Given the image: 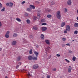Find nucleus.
<instances>
[{"instance_id":"49530a36","label":"nucleus","mask_w":78,"mask_h":78,"mask_svg":"<svg viewBox=\"0 0 78 78\" xmlns=\"http://www.w3.org/2000/svg\"><path fill=\"white\" fill-rule=\"evenodd\" d=\"M56 56H57V57H59L60 56V55L59 54H57L56 55Z\"/></svg>"},{"instance_id":"37998d69","label":"nucleus","mask_w":78,"mask_h":78,"mask_svg":"<svg viewBox=\"0 0 78 78\" xmlns=\"http://www.w3.org/2000/svg\"><path fill=\"white\" fill-rule=\"evenodd\" d=\"M9 31H7L6 32V34L9 35Z\"/></svg>"},{"instance_id":"1a4fd4ad","label":"nucleus","mask_w":78,"mask_h":78,"mask_svg":"<svg viewBox=\"0 0 78 78\" xmlns=\"http://www.w3.org/2000/svg\"><path fill=\"white\" fill-rule=\"evenodd\" d=\"M41 39H44V35L43 34H41Z\"/></svg>"},{"instance_id":"c756f323","label":"nucleus","mask_w":78,"mask_h":78,"mask_svg":"<svg viewBox=\"0 0 78 78\" xmlns=\"http://www.w3.org/2000/svg\"><path fill=\"white\" fill-rule=\"evenodd\" d=\"M65 60L66 61V62H67V63H69L70 62V61H69V60H67V59H66Z\"/></svg>"},{"instance_id":"b1692460","label":"nucleus","mask_w":78,"mask_h":78,"mask_svg":"<svg viewBox=\"0 0 78 78\" xmlns=\"http://www.w3.org/2000/svg\"><path fill=\"white\" fill-rule=\"evenodd\" d=\"M47 17H48V18H51V15H48Z\"/></svg>"},{"instance_id":"864d4df0","label":"nucleus","mask_w":78,"mask_h":78,"mask_svg":"<svg viewBox=\"0 0 78 78\" xmlns=\"http://www.w3.org/2000/svg\"><path fill=\"white\" fill-rule=\"evenodd\" d=\"M9 3H7L6 5L7 6H9Z\"/></svg>"},{"instance_id":"a878e982","label":"nucleus","mask_w":78,"mask_h":78,"mask_svg":"<svg viewBox=\"0 0 78 78\" xmlns=\"http://www.w3.org/2000/svg\"><path fill=\"white\" fill-rule=\"evenodd\" d=\"M46 11H48V12H50L51 11V9H47L46 10Z\"/></svg>"},{"instance_id":"c9c22d12","label":"nucleus","mask_w":78,"mask_h":78,"mask_svg":"<svg viewBox=\"0 0 78 78\" xmlns=\"http://www.w3.org/2000/svg\"><path fill=\"white\" fill-rule=\"evenodd\" d=\"M33 29L35 30H37V27H33Z\"/></svg>"},{"instance_id":"58836bf2","label":"nucleus","mask_w":78,"mask_h":78,"mask_svg":"<svg viewBox=\"0 0 78 78\" xmlns=\"http://www.w3.org/2000/svg\"><path fill=\"white\" fill-rule=\"evenodd\" d=\"M66 45L67 46H70V44H69V43H68L67 44H66Z\"/></svg>"},{"instance_id":"f257e3e1","label":"nucleus","mask_w":78,"mask_h":78,"mask_svg":"<svg viewBox=\"0 0 78 78\" xmlns=\"http://www.w3.org/2000/svg\"><path fill=\"white\" fill-rule=\"evenodd\" d=\"M56 16L58 19L61 20V11H58L56 13Z\"/></svg>"},{"instance_id":"423d86ee","label":"nucleus","mask_w":78,"mask_h":78,"mask_svg":"<svg viewBox=\"0 0 78 78\" xmlns=\"http://www.w3.org/2000/svg\"><path fill=\"white\" fill-rule=\"evenodd\" d=\"M42 30L43 31H45L47 30V27H42Z\"/></svg>"},{"instance_id":"dca6fc26","label":"nucleus","mask_w":78,"mask_h":78,"mask_svg":"<svg viewBox=\"0 0 78 78\" xmlns=\"http://www.w3.org/2000/svg\"><path fill=\"white\" fill-rule=\"evenodd\" d=\"M18 35L17 34L14 33L13 34V36L14 37H17V36Z\"/></svg>"},{"instance_id":"393cba45","label":"nucleus","mask_w":78,"mask_h":78,"mask_svg":"<svg viewBox=\"0 0 78 78\" xmlns=\"http://www.w3.org/2000/svg\"><path fill=\"white\" fill-rule=\"evenodd\" d=\"M76 60V57H75L74 56L73 58V61H75V60Z\"/></svg>"},{"instance_id":"6ab92c4d","label":"nucleus","mask_w":78,"mask_h":78,"mask_svg":"<svg viewBox=\"0 0 78 78\" xmlns=\"http://www.w3.org/2000/svg\"><path fill=\"white\" fill-rule=\"evenodd\" d=\"M21 41H22V42H24V43H26V42H27V41L25 39H23V40H21Z\"/></svg>"},{"instance_id":"39448f33","label":"nucleus","mask_w":78,"mask_h":78,"mask_svg":"<svg viewBox=\"0 0 78 78\" xmlns=\"http://www.w3.org/2000/svg\"><path fill=\"white\" fill-rule=\"evenodd\" d=\"M68 72L69 73H70V72H72V67H71V66H69V67Z\"/></svg>"},{"instance_id":"473e14b6","label":"nucleus","mask_w":78,"mask_h":78,"mask_svg":"<svg viewBox=\"0 0 78 78\" xmlns=\"http://www.w3.org/2000/svg\"><path fill=\"white\" fill-rule=\"evenodd\" d=\"M5 8L3 7L2 9L1 10V11L2 12L3 11H5Z\"/></svg>"},{"instance_id":"72a5a7b5","label":"nucleus","mask_w":78,"mask_h":78,"mask_svg":"<svg viewBox=\"0 0 78 78\" xmlns=\"http://www.w3.org/2000/svg\"><path fill=\"white\" fill-rule=\"evenodd\" d=\"M27 11H31V8H28L27 9Z\"/></svg>"},{"instance_id":"9b49d317","label":"nucleus","mask_w":78,"mask_h":78,"mask_svg":"<svg viewBox=\"0 0 78 78\" xmlns=\"http://www.w3.org/2000/svg\"><path fill=\"white\" fill-rule=\"evenodd\" d=\"M17 42L16 41H14L12 42V44L13 45H14L16 44Z\"/></svg>"},{"instance_id":"09e8293b","label":"nucleus","mask_w":78,"mask_h":78,"mask_svg":"<svg viewBox=\"0 0 78 78\" xmlns=\"http://www.w3.org/2000/svg\"><path fill=\"white\" fill-rule=\"evenodd\" d=\"M19 67V65H17L16 67V69H18Z\"/></svg>"},{"instance_id":"ddd939ff","label":"nucleus","mask_w":78,"mask_h":78,"mask_svg":"<svg viewBox=\"0 0 78 78\" xmlns=\"http://www.w3.org/2000/svg\"><path fill=\"white\" fill-rule=\"evenodd\" d=\"M45 42L47 44H48V45H49V44H50V41H49V40H45Z\"/></svg>"},{"instance_id":"13d9d810","label":"nucleus","mask_w":78,"mask_h":78,"mask_svg":"<svg viewBox=\"0 0 78 78\" xmlns=\"http://www.w3.org/2000/svg\"><path fill=\"white\" fill-rule=\"evenodd\" d=\"M41 22H44V21L43 20H41Z\"/></svg>"},{"instance_id":"aec40b11","label":"nucleus","mask_w":78,"mask_h":78,"mask_svg":"<svg viewBox=\"0 0 78 78\" xmlns=\"http://www.w3.org/2000/svg\"><path fill=\"white\" fill-rule=\"evenodd\" d=\"M16 20L18 22H21V20L18 18H16Z\"/></svg>"},{"instance_id":"680f3d73","label":"nucleus","mask_w":78,"mask_h":78,"mask_svg":"<svg viewBox=\"0 0 78 78\" xmlns=\"http://www.w3.org/2000/svg\"><path fill=\"white\" fill-rule=\"evenodd\" d=\"M76 20H78V17H77L76 18Z\"/></svg>"},{"instance_id":"4c0bfd02","label":"nucleus","mask_w":78,"mask_h":78,"mask_svg":"<svg viewBox=\"0 0 78 78\" xmlns=\"http://www.w3.org/2000/svg\"><path fill=\"white\" fill-rule=\"evenodd\" d=\"M62 40L63 41H66V39L65 38H62Z\"/></svg>"},{"instance_id":"de8ad7c7","label":"nucleus","mask_w":78,"mask_h":78,"mask_svg":"<svg viewBox=\"0 0 78 78\" xmlns=\"http://www.w3.org/2000/svg\"><path fill=\"white\" fill-rule=\"evenodd\" d=\"M21 64H22V63H21V62H20L18 63V65L20 66L21 65Z\"/></svg>"},{"instance_id":"f03ea898","label":"nucleus","mask_w":78,"mask_h":78,"mask_svg":"<svg viewBox=\"0 0 78 78\" xmlns=\"http://www.w3.org/2000/svg\"><path fill=\"white\" fill-rule=\"evenodd\" d=\"M39 67V66L37 64H35L33 66V68L34 69H37Z\"/></svg>"},{"instance_id":"a18cd8bd","label":"nucleus","mask_w":78,"mask_h":78,"mask_svg":"<svg viewBox=\"0 0 78 78\" xmlns=\"http://www.w3.org/2000/svg\"><path fill=\"white\" fill-rule=\"evenodd\" d=\"M17 60L18 61H20V57H18L17 58Z\"/></svg>"},{"instance_id":"f3484780","label":"nucleus","mask_w":78,"mask_h":78,"mask_svg":"<svg viewBox=\"0 0 78 78\" xmlns=\"http://www.w3.org/2000/svg\"><path fill=\"white\" fill-rule=\"evenodd\" d=\"M28 58L29 60H31V59H33V57L31 56H29L28 57Z\"/></svg>"},{"instance_id":"9d476101","label":"nucleus","mask_w":78,"mask_h":78,"mask_svg":"<svg viewBox=\"0 0 78 78\" xmlns=\"http://www.w3.org/2000/svg\"><path fill=\"white\" fill-rule=\"evenodd\" d=\"M74 26L75 27H76V28H78V23H76L74 24Z\"/></svg>"},{"instance_id":"5fc2aeb1","label":"nucleus","mask_w":78,"mask_h":78,"mask_svg":"<svg viewBox=\"0 0 78 78\" xmlns=\"http://www.w3.org/2000/svg\"><path fill=\"white\" fill-rule=\"evenodd\" d=\"M62 47H65V44H62Z\"/></svg>"},{"instance_id":"603ef678","label":"nucleus","mask_w":78,"mask_h":78,"mask_svg":"<svg viewBox=\"0 0 78 78\" xmlns=\"http://www.w3.org/2000/svg\"><path fill=\"white\" fill-rule=\"evenodd\" d=\"M47 78H50V76L49 75H48L47 76Z\"/></svg>"},{"instance_id":"2f4dec72","label":"nucleus","mask_w":78,"mask_h":78,"mask_svg":"<svg viewBox=\"0 0 78 78\" xmlns=\"http://www.w3.org/2000/svg\"><path fill=\"white\" fill-rule=\"evenodd\" d=\"M24 15L26 16H28V14L27 12H24Z\"/></svg>"},{"instance_id":"cd10ccee","label":"nucleus","mask_w":78,"mask_h":78,"mask_svg":"<svg viewBox=\"0 0 78 78\" xmlns=\"http://www.w3.org/2000/svg\"><path fill=\"white\" fill-rule=\"evenodd\" d=\"M74 34H78V31L77 30H75L74 32Z\"/></svg>"},{"instance_id":"052dcab7","label":"nucleus","mask_w":78,"mask_h":78,"mask_svg":"<svg viewBox=\"0 0 78 78\" xmlns=\"http://www.w3.org/2000/svg\"><path fill=\"white\" fill-rule=\"evenodd\" d=\"M54 4H55L54 3H51V5H54Z\"/></svg>"},{"instance_id":"8fccbe9b","label":"nucleus","mask_w":78,"mask_h":78,"mask_svg":"<svg viewBox=\"0 0 78 78\" xmlns=\"http://www.w3.org/2000/svg\"><path fill=\"white\" fill-rule=\"evenodd\" d=\"M69 53H72L73 52L72 51H69Z\"/></svg>"},{"instance_id":"f704fd0d","label":"nucleus","mask_w":78,"mask_h":78,"mask_svg":"<svg viewBox=\"0 0 78 78\" xmlns=\"http://www.w3.org/2000/svg\"><path fill=\"white\" fill-rule=\"evenodd\" d=\"M27 76L29 78L31 76V75H30V74L29 73H28V74H27Z\"/></svg>"},{"instance_id":"e433bc0d","label":"nucleus","mask_w":78,"mask_h":78,"mask_svg":"<svg viewBox=\"0 0 78 78\" xmlns=\"http://www.w3.org/2000/svg\"><path fill=\"white\" fill-rule=\"evenodd\" d=\"M42 25H47V23H43L42 24Z\"/></svg>"},{"instance_id":"a19ab883","label":"nucleus","mask_w":78,"mask_h":78,"mask_svg":"<svg viewBox=\"0 0 78 78\" xmlns=\"http://www.w3.org/2000/svg\"><path fill=\"white\" fill-rule=\"evenodd\" d=\"M67 30H66L64 31V33H67Z\"/></svg>"},{"instance_id":"79ce46f5","label":"nucleus","mask_w":78,"mask_h":78,"mask_svg":"<svg viewBox=\"0 0 78 78\" xmlns=\"http://www.w3.org/2000/svg\"><path fill=\"white\" fill-rule=\"evenodd\" d=\"M26 3L25 1H23L22 2L21 4L22 5H23V4H24V3Z\"/></svg>"},{"instance_id":"412c9836","label":"nucleus","mask_w":78,"mask_h":78,"mask_svg":"<svg viewBox=\"0 0 78 78\" xmlns=\"http://www.w3.org/2000/svg\"><path fill=\"white\" fill-rule=\"evenodd\" d=\"M26 22L27 23H28V24H30V23H31V22H30V20H26Z\"/></svg>"},{"instance_id":"3c124183","label":"nucleus","mask_w":78,"mask_h":78,"mask_svg":"<svg viewBox=\"0 0 78 78\" xmlns=\"http://www.w3.org/2000/svg\"><path fill=\"white\" fill-rule=\"evenodd\" d=\"M52 70L53 71H56V68H54Z\"/></svg>"},{"instance_id":"5701e85b","label":"nucleus","mask_w":78,"mask_h":78,"mask_svg":"<svg viewBox=\"0 0 78 78\" xmlns=\"http://www.w3.org/2000/svg\"><path fill=\"white\" fill-rule=\"evenodd\" d=\"M65 25H66V23H62L61 24L62 27H63Z\"/></svg>"},{"instance_id":"6e6d98bb","label":"nucleus","mask_w":78,"mask_h":78,"mask_svg":"<svg viewBox=\"0 0 78 78\" xmlns=\"http://www.w3.org/2000/svg\"><path fill=\"white\" fill-rule=\"evenodd\" d=\"M2 25V23H1V22H0V27H1Z\"/></svg>"},{"instance_id":"4468645a","label":"nucleus","mask_w":78,"mask_h":78,"mask_svg":"<svg viewBox=\"0 0 78 78\" xmlns=\"http://www.w3.org/2000/svg\"><path fill=\"white\" fill-rule=\"evenodd\" d=\"M30 8H32V9H34L35 8V7L33 5H30Z\"/></svg>"},{"instance_id":"c03bdc74","label":"nucleus","mask_w":78,"mask_h":78,"mask_svg":"<svg viewBox=\"0 0 78 78\" xmlns=\"http://www.w3.org/2000/svg\"><path fill=\"white\" fill-rule=\"evenodd\" d=\"M2 3L0 2V8H2Z\"/></svg>"},{"instance_id":"f8f14e48","label":"nucleus","mask_w":78,"mask_h":78,"mask_svg":"<svg viewBox=\"0 0 78 78\" xmlns=\"http://www.w3.org/2000/svg\"><path fill=\"white\" fill-rule=\"evenodd\" d=\"M13 5V3L11 2L9 3V7H10V8H12Z\"/></svg>"},{"instance_id":"2eb2a0df","label":"nucleus","mask_w":78,"mask_h":78,"mask_svg":"<svg viewBox=\"0 0 78 78\" xmlns=\"http://www.w3.org/2000/svg\"><path fill=\"white\" fill-rule=\"evenodd\" d=\"M37 56H36V57H32V59L33 60H37Z\"/></svg>"},{"instance_id":"ea45409f","label":"nucleus","mask_w":78,"mask_h":78,"mask_svg":"<svg viewBox=\"0 0 78 78\" xmlns=\"http://www.w3.org/2000/svg\"><path fill=\"white\" fill-rule=\"evenodd\" d=\"M26 71H27V70H26L25 69L22 70H21V72H26Z\"/></svg>"},{"instance_id":"4be33fe9","label":"nucleus","mask_w":78,"mask_h":78,"mask_svg":"<svg viewBox=\"0 0 78 78\" xmlns=\"http://www.w3.org/2000/svg\"><path fill=\"white\" fill-rule=\"evenodd\" d=\"M51 58V55H47V59H50Z\"/></svg>"},{"instance_id":"c85d7f7f","label":"nucleus","mask_w":78,"mask_h":78,"mask_svg":"<svg viewBox=\"0 0 78 78\" xmlns=\"http://www.w3.org/2000/svg\"><path fill=\"white\" fill-rule=\"evenodd\" d=\"M33 53V51H32V49H30L29 51L30 54H32Z\"/></svg>"},{"instance_id":"a211bd4d","label":"nucleus","mask_w":78,"mask_h":78,"mask_svg":"<svg viewBox=\"0 0 78 78\" xmlns=\"http://www.w3.org/2000/svg\"><path fill=\"white\" fill-rule=\"evenodd\" d=\"M34 53L35 55L36 56H38V55H39L38 52H36V51H35L34 52Z\"/></svg>"},{"instance_id":"0eeeda50","label":"nucleus","mask_w":78,"mask_h":78,"mask_svg":"<svg viewBox=\"0 0 78 78\" xmlns=\"http://www.w3.org/2000/svg\"><path fill=\"white\" fill-rule=\"evenodd\" d=\"M50 49H51L50 48V47H48L47 48H46L45 49L46 50V52H49V51L50 50Z\"/></svg>"},{"instance_id":"7ed1b4c3","label":"nucleus","mask_w":78,"mask_h":78,"mask_svg":"<svg viewBox=\"0 0 78 78\" xmlns=\"http://www.w3.org/2000/svg\"><path fill=\"white\" fill-rule=\"evenodd\" d=\"M40 15H41V14H40V13H39L37 15V17H36L35 16H34V20H36V19H37V18L38 19H39L40 18V17H41L40 16Z\"/></svg>"},{"instance_id":"bf43d9fd","label":"nucleus","mask_w":78,"mask_h":78,"mask_svg":"<svg viewBox=\"0 0 78 78\" xmlns=\"http://www.w3.org/2000/svg\"><path fill=\"white\" fill-rule=\"evenodd\" d=\"M36 47L37 48H38V47H39V46H38V45H37L36 46Z\"/></svg>"},{"instance_id":"4d7b16f0","label":"nucleus","mask_w":78,"mask_h":78,"mask_svg":"<svg viewBox=\"0 0 78 78\" xmlns=\"http://www.w3.org/2000/svg\"><path fill=\"white\" fill-rule=\"evenodd\" d=\"M38 12H41V10L40 9H39V10H38Z\"/></svg>"},{"instance_id":"7c9ffc66","label":"nucleus","mask_w":78,"mask_h":78,"mask_svg":"<svg viewBox=\"0 0 78 78\" xmlns=\"http://www.w3.org/2000/svg\"><path fill=\"white\" fill-rule=\"evenodd\" d=\"M64 12H67V9L66 8L64 9Z\"/></svg>"},{"instance_id":"69168bd1","label":"nucleus","mask_w":78,"mask_h":78,"mask_svg":"<svg viewBox=\"0 0 78 78\" xmlns=\"http://www.w3.org/2000/svg\"><path fill=\"white\" fill-rule=\"evenodd\" d=\"M72 41L73 42L74 41V40H73Z\"/></svg>"},{"instance_id":"0e129e2a","label":"nucleus","mask_w":78,"mask_h":78,"mask_svg":"<svg viewBox=\"0 0 78 78\" xmlns=\"http://www.w3.org/2000/svg\"><path fill=\"white\" fill-rule=\"evenodd\" d=\"M0 50H2V48H0Z\"/></svg>"},{"instance_id":"e2e57ef3","label":"nucleus","mask_w":78,"mask_h":78,"mask_svg":"<svg viewBox=\"0 0 78 78\" xmlns=\"http://www.w3.org/2000/svg\"><path fill=\"white\" fill-rule=\"evenodd\" d=\"M5 78H8V77L6 76L5 77Z\"/></svg>"},{"instance_id":"bb28decb","label":"nucleus","mask_w":78,"mask_h":78,"mask_svg":"<svg viewBox=\"0 0 78 78\" xmlns=\"http://www.w3.org/2000/svg\"><path fill=\"white\" fill-rule=\"evenodd\" d=\"M5 37L6 38H8L9 37V35L8 34H6L5 35Z\"/></svg>"},{"instance_id":"6e6552de","label":"nucleus","mask_w":78,"mask_h":78,"mask_svg":"<svg viewBox=\"0 0 78 78\" xmlns=\"http://www.w3.org/2000/svg\"><path fill=\"white\" fill-rule=\"evenodd\" d=\"M68 0V1L67 2L68 4L69 5H70L72 4V2H71V0Z\"/></svg>"},{"instance_id":"20e7f679","label":"nucleus","mask_w":78,"mask_h":78,"mask_svg":"<svg viewBox=\"0 0 78 78\" xmlns=\"http://www.w3.org/2000/svg\"><path fill=\"white\" fill-rule=\"evenodd\" d=\"M66 30H67L68 31H70V26L69 25H67L66 26Z\"/></svg>"}]
</instances>
